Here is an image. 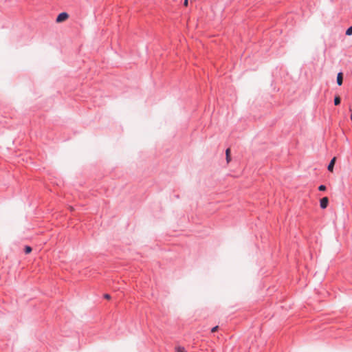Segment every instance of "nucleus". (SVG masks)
<instances>
[{
    "label": "nucleus",
    "instance_id": "4",
    "mask_svg": "<svg viewBox=\"0 0 352 352\" xmlns=\"http://www.w3.org/2000/svg\"><path fill=\"white\" fill-rule=\"evenodd\" d=\"M343 80V75L342 72L338 74L337 76V83L338 85H342Z\"/></svg>",
    "mask_w": 352,
    "mask_h": 352
},
{
    "label": "nucleus",
    "instance_id": "6",
    "mask_svg": "<svg viewBox=\"0 0 352 352\" xmlns=\"http://www.w3.org/2000/svg\"><path fill=\"white\" fill-rule=\"evenodd\" d=\"M176 352H186V349L182 346H177L175 349Z\"/></svg>",
    "mask_w": 352,
    "mask_h": 352
},
{
    "label": "nucleus",
    "instance_id": "1",
    "mask_svg": "<svg viewBox=\"0 0 352 352\" xmlns=\"http://www.w3.org/2000/svg\"><path fill=\"white\" fill-rule=\"evenodd\" d=\"M69 18V14L66 12L59 14L56 19L57 23H61L66 21Z\"/></svg>",
    "mask_w": 352,
    "mask_h": 352
},
{
    "label": "nucleus",
    "instance_id": "5",
    "mask_svg": "<svg viewBox=\"0 0 352 352\" xmlns=\"http://www.w3.org/2000/svg\"><path fill=\"white\" fill-rule=\"evenodd\" d=\"M226 161L227 163H229L231 161V157H230V148H227L226 151Z\"/></svg>",
    "mask_w": 352,
    "mask_h": 352
},
{
    "label": "nucleus",
    "instance_id": "14",
    "mask_svg": "<svg viewBox=\"0 0 352 352\" xmlns=\"http://www.w3.org/2000/svg\"><path fill=\"white\" fill-rule=\"evenodd\" d=\"M351 120H352V114L351 115Z\"/></svg>",
    "mask_w": 352,
    "mask_h": 352
},
{
    "label": "nucleus",
    "instance_id": "13",
    "mask_svg": "<svg viewBox=\"0 0 352 352\" xmlns=\"http://www.w3.org/2000/svg\"><path fill=\"white\" fill-rule=\"evenodd\" d=\"M188 0H184V5L185 6H188Z\"/></svg>",
    "mask_w": 352,
    "mask_h": 352
},
{
    "label": "nucleus",
    "instance_id": "12",
    "mask_svg": "<svg viewBox=\"0 0 352 352\" xmlns=\"http://www.w3.org/2000/svg\"><path fill=\"white\" fill-rule=\"evenodd\" d=\"M104 298H106V299H107V300H109V299L111 298L110 295H109V294H104Z\"/></svg>",
    "mask_w": 352,
    "mask_h": 352
},
{
    "label": "nucleus",
    "instance_id": "3",
    "mask_svg": "<svg viewBox=\"0 0 352 352\" xmlns=\"http://www.w3.org/2000/svg\"><path fill=\"white\" fill-rule=\"evenodd\" d=\"M336 157H334L331 159L329 166H328V170L330 171V172H333V167H334V164L336 163Z\"/></svg>",
    "mask_w": 352,
    "mask_h": 352
},
{
    "label": "nucleus",
    "instance_id": "2",
    "mask_svg": "<svg viewBox=\"0 0 352 352\" xmlns=\"http://www.w3.org/2000/svg\"><path fill=\"white\" fill-rule=\"evenodd\" d=\"M328 203H329L328 197H325L322 198L320 199V203L321 208H322V209L326 208L328 206Z\"/></svg>",
    "mask_w": 352,
    "mask_h": 352
},
{
    "label": "nucleus",
    "instance_id": "10",
    "mask_svg": "<svg viewBox=\"0 0 352 352\" xmlns=\"http://www.w3.org/2000/svg\"><path fill=\"white\" fill-rule=\"evenodd\" d=\"M318 190L320 191H324L326 190V186L324 185H321L318 187Z\"/></svg>",
    "mask_w": 352,
    "mask_h": 352
},
{
    "label": "nucleus",
    "instance_id": "11",
    "mask_svg": "<svg viewBox=\"0 0 352 352\" xmlns=\"http://www.w3.org/2000/svg\"><path fill=\"white\" fill-rule=\"evenodd\" d=\"M218 329H219V327H218V326H215L214 327H213V328L211 329V331H212V333L216 332V331L218 330Z\"/></svg>",
    "mask_w": 352,
    "mask_h": 352
},
{
    "label": "nucleus",
    "instance_id": "9",
    "mask_svg": "<svg viewBox=\"0 0 352 352\" xmlns=\"http://www.w3.org/2000/svg\"><path fill=\"white\" fill-rule=\"evenodd\" d=\"M346 34L349 36L352 34V26L347 29Z\"/></svg>",
    "mask_w": 352,
    "mask_h": 352
},
{
    "label": "nucleus",
    "instance_id": "7",
    "mask_svg": "<svg viewBox=\"0 0 352 352\" xmlns=\"http://www.w3.org/2000/svg\"><path fill=\"white\" fill-rule=\"evenodd\" d=\"M340 103V98L339 96H336L334 98V104L335 105H338Z\"/></svg>",
    "mask_w": 352,
    "mask_h": 352
},
{
    "label": "nucleus",
    "instance_id": "8",
    "mask_svg": "<svg viewBox=\"0 0 352 352\" xmlns=\"http://www.w3.org/2000/svg\"><path fill=\"white\" fill-rule=\"evenodd\" d=\"M32 252V248L30 246H25V254H30Z\"/></svg>",
    "mask_w": 352,
    "mask_h": 352
}]
</instances>
